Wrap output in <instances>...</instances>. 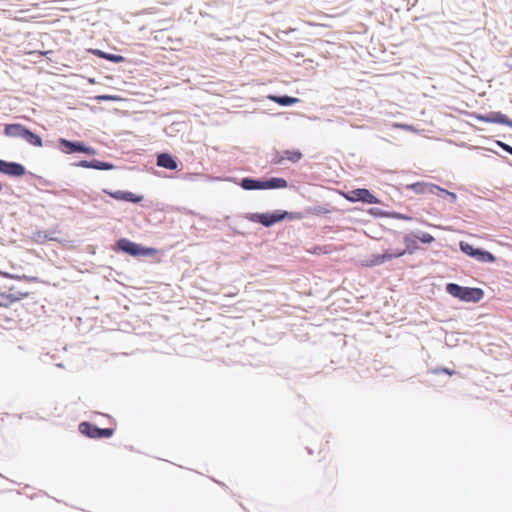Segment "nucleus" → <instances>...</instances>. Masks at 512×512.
<instances>
[{"instance_id":"obj_1","label":"nucleus","mask_w":512,"mask_h":512,"mask_svg":"<svg viewBox=\"0 0 512 512\" xmlns=\"http://www.w3.org/2000/svg\"><path fill=\"white\" fill-rule=\"evenodd\" d=\"M241 187L247 191L284 189L287 187V181L285 180V178H272L266 181L256 180L252 178H244L241 181Z\"/></svg>"},{"instance_id":"obj_2","label":"nucleus","mask_w":512,"mask_h":512,"mask_svg":"<svg viewBox=\"0 0 512 512\" xmlns=\"http://www.w3.org/2000/svg\"><path fill=\"white\" fill-rule=\"evenodd\" d=\"M447 293L449 295L466 302L477 303L483 298V291L481 288H467L457 284H447Z\"/></svg>"},{"instance_id":"obj_3","label":"nucleus","mask_w":512,"mask_h":512,"mask_svg":"<svg viewBox=\"0 0 512 512\" xmlns=\"http://www.w3.org/2000/svg\"><path fill=\"white\" fill-rule=\"evenodd\" d=\"M116 248L133 257H153L158 253L155 248H145L142 245L134 243L126 238H120L116 241Z\"/></svg>"},{"instance_id":"obj_4","label":"nucleus","mask_w":512,"mask_h":512,"mask_svg":"<svg viewBox=\"0 0 512 512\" xmlns=\"http://www.w3.org/2000/svg\"><path fill=\"white\" fill-rule=\"evenodd\" d=\"M346 200L351 203L361 202V203H369V204H378L380 203L379 198L374 194L370 193L368 189L360 188L355 190H350L342 194Z\"/></svg>"},{"instance_id":"obj_5","label":"nucleus","mask_w":512,"mask_h":512,"mask_svg":"<svg viewBox=\"0 0 512 512\" xmlns=\"http://www.w3.org/2000/svg\"><path fill=\"white\" fill-rule=\"evenodd\" d=\"M79 431L80 433L94 439L110 438L114 434L113 428H98L88 421L80 423Z\"/></svg>"},{"instance_id":"obj_6","label":"nucleus","mask_w":512,"mask_h":512,"mask_svg":"<svg viewBox=\"0 0 512 512\" xmlns=\"http://www.w3.org/2000/svg\"><path fill=\"white\" fill-rule=\"evenodd\" d=\"M59 144L62 147V152L71 154L74 152H81L88 155H94L95 150L91 147H85L81 142H71L67 139H59Z\"/></svg>"},{"instance_id":"obj_7","label":"nucleus","mask_w":512,"mask_h":512,"mask_svg":"<svg viewBox=\"0 0 512 512\" xmlns=\"http://www.w3.org/2000/svg\"><path fill=\"white\" fill-rule=\"evenodd\" d=\"M287 216L286 212L276 211L275 213H267V214H254L251 217L253 222H258L268 227L277 222L284 220Z\"/></svg>"},{"instance_id":"obj_8","label":"nucleus","mask_w":512,"mask_h":512,"mask_svg":"<svg viewBox=\"0 0 512 512\" xmlns=\"http://www.w3.org/2000/svg\"><path fill=\"white\" fill-rule=\"evenodd\" d=\"M105 194L118 201H124L128 203H140L143 201V195H138L130 191L116 190L108 191L103 190Z\"/></svg>"},{"instance_id":"obj_9","label":"nucleus","mask_w":512,"mask_h":512,"mask_svg":"<svg viewBox=\"0 0 512 512\" xmlns=\"http://www.w3.org/2000/svg\"><path fill=\"white\" fill-rule=\"evenodd\" d=\"M405 255V250H386L383 254L374 255L369 260L368 266H375L384 264L386 261L393 260L394 258L403 257Z\"/></svg>"},{"instance_id":"obj_10","label":"nucleus","mask_w":512,"mask_h":512,"mask_svg":"<svg viewBox=\"0 0 512 512\" xmlns=\"http://www.w3.org/2000/svg\"><path fill=\"white\" fill-rule=\"evenodd\" d=\"M474 118L482 122L507 125L512 128V120L508 119L502 112H492L487 115L478 114L474 115Z\"/></svg>"},{"instance_id":"obj_11","label":"nucleus","mask_w":512,"mask_h":512,"mask_svg":"<svg viewBox=\"0 0 512 512\" xmlns=\"http://www.w3.org/2000/svg\"><path fill=\"white\" fill-rule=\"evenodd\" d=\"M25 167L16 162H6L0 159V173L14 177L25 175Z\"/></svg>"},{"instance_id":"obj_12","label":"nucleus","mask_w":512,"mask_h":512,"mask_svg":"<svg viewBox=\"0 0 512 512\" xmlns=\"http://www.w3.org/2000/svg\"><path fill=\"white\" fill-rule=\"evenodd\" d=\"M302 158V154L296 150H287L282 152V154H276L275 158L272 159V163L281 164L284 160H288L291 163H297Z\"/></svg>"},{"instance_id":"obj_13","label":"nucleus","mask_w":512,"mask_h":512,"mask_svg":"<svg viewBox=\"0 0 512 512\" xmlns=\"http://www.w3.org/2000/svg\"><path fill=\"white\" fill-rule=\"evenodd\" d=\"M78 166L84 167V168H93L95 170H102V171L113 170V168H114L113 163L102 162V161H99L96 159L91 160V161H86V160L80 161Z\"/></svg>"},{"instance_id":"obj_14","label":"nucleus","mask_w":512,"mask_h":512,"mask_svg":"<svg viewBox=\"0 0 512 512\" xmlns=\"http://www.w3.org/2000/svg\"><path fill=\"white\" fill-rule=\"evenodd\" d=\"M410 190L418 194H435L439 186L427 182H417L409 186Z\"/></svg>"},{"instance_id":"obj_15","label":"nucleus","mask_w":512,"mask_h":512,"mask_svg":"<svg viewBox=\"0 0 512 512\" xmlns=\"http://www.w3.org/2000/svg\"><path fill=\"white\" fill-rule=\"evenodd\" d=\"M157 165L168 170H177L178 168L177 161L168 153L158 155Z\"/></svg>"},{"instance_id":"obj_16","label":"nucleus","mask_w":512,"mask_h":512,"mask_svg":"<svg viewBox=\"0 0 512 512\" xmlns=\"http://www.w3.org/2000/svg\"><path fill=\"white\" fill-rule=\"evenodd\" d=\"M27 297H28V292H20L18 296H15L13 294L1 293L0 294V306L7 307L12 303H15V302L20 301L21 299H24Z\"/></svg>"},{"instance_id":"obj_17","label":"nucleus","mask_w":512,"mask_h":512,"mask_svg":"<svg viewBox=\"0 0 512 512\" xmlns=\"http://www.w3.org/2000/svg\"><path fill=\"white\" fill-rule=\"evenodd\" d=\"M27 130L22 124H6L4 132L9 137H21Z\"/></svg>"},{"instance_id":"obj_18","label":"nucleus","mask_w":512,"mask_h":512,"mask_svg":"<svg viewBox=\"0 0 512 512\" xmlns=\"http://www.w3.org/2000/svg\"><path fill=\"white\" fill-rule=\"evenodd\" d=\"M403 241L405 244V248H396L395 250H405V253H413L419 248L418 242L414 239L412 235H405Z\"/></svg>"},{"instance_id":"obj_19","label":"nucleus","mask_w":512,"mask_h":512,"mask_svg":"<svg viewBox=\"0 0 512 512\" xmlns=\"http://www.w3.org/2000/svg\"><path fill=\"white\" fill-rule=\"evenodd\" d=\"M268 99L282 106L295 105L298 102L296 97L291 96H268Z\"/></svg>"},{"instance_id":"obj_20","label":"nucleus","mask_w":512,"mask_h":512,"mask_svg":"<svg viewBox=\"0 0 512 512\" xmlns=\"http://www.w3.org/2000/svg\"><path fill=\"white\" fill-rule=\"evenodd\" d=\"M20 138L25 139L26 142H28L30 145L34 147H41L42 146V139L37 134L33 133L30 130H27V132L24 133Z\"/></svg>"},{"instance_id":"obj_21","label":"nucleus","mask_w":512,"mask_h":512,"mask_svg":"<svg viewBox=\"0 0 512 512\" xmlns=\"http://www.w3.org/2000/svg\"><path fill=\"white\" fill-rule=\"evenodd\" d=\"M93 53L100 58H103L105 60H108V61H111L114 63L124 62V57L120 56V55L106 53V52L100 51L98 49L94 50Z\"/></svg>"},{"instance_id":"obj_22","label":"nucleus","mask_w":512,"mask_h":512,"mask_svg":"<svg viewBox=\"0 0 512 512\" xmlns=\"http://www.w3.org/2000/svg\"><path fill=\"white\" fill-rule=\"evenodd\" d=\"M471 257L482 263H493L495 261V256L492 253L484 250L474 253V255Z\"/></svg>"},{"instance_id":"obj_23","label":"nucleus","mask_w":512,"mask_h":512,"mask_svg":"<svg viewBox=\"0 0 512 512\" xmlns=\"http://www.w3.org/2000/svg\"><path fill=\"white\" fill-rule=\"evenodd\" d=\"M459 249L461 252L466 254L469 257H472L474 253H479V251H482V249L474 248L472 244L466 242V241H460L459 243Z\"/></svg>"},{"instance_id":"obj_24","label":"nucleus","mask_w":512,"mask_h":512,"mask_svg":"<svg viewBox=\"0 0 512 512\" xmlns=\"http://www.w3.org/2000/svg\"><path fill=\"white\" fill-rule=\"evenodd\" d=\"M0 276L5 277L7 279H14V280H25V281H35L34 277L29 276H19V275H12L8 272L0 271Z\"/></svg>"},{"instance_id":"obj_25","label":"nucleus","mask_w":512,"mask_h":512,"mask_svg":"<svg viewBox=\"0 0 512 512\" xmlns=\"http://www.w3.org/2000/svg\"><path fill=\"white\" fill-rule=\"evenodd\" d=\"M440 194H446V198L449 199V202L455 203L457 201V194L454 192H449L447 190H444L443 188L439 187V190H437Z\"/></svg>"},{"instance_id":"obj_26","label":"nucleus","mask_w":512,"mask_h":512,"mask_svg":"<svg viewBox=\"0 0 512 512\" xmlns=\"http://www.w3.org/2000/svg\"><path fill=\"white\" fill-rule=\"evenodd\" d=\"M368 212H369V215H372L374 217H384V216H386V214L384 213L383 210H381L379 208H375V207L370 208L368 210Z\"/></svg>"},{"instance_id":"obj_27","label":"nucleus","mask_w":512,"mask_h":512,"mask_svg":"<svg viewBox=\"0 0 512 512\" xmlns=\"http://www.w3.org/2000/svg\"><path fill=\"white\" fill-rule=\"evenodd\" d=\"M419 241H421L425 244H429V243L434 242V237L432 235H430L429 233H423V235L419 237Z\"/></svg>"},{"instance_id":"obj_28","label":"nucleus","mask_w":512,"mask_h":512,"mask_svg":"<svg viewBox=\"0 0 512 512\" xmlns=\"http://www.w3.org/2000/svg\"><path fill=\"white\" fill-rule=\"evenodd\" d=\"M501 147L503 148L504 151H506L512 155V147L511 146L506 145V144H501Z\"/></svg>"},{"instance_id":"obj_29","label":"nucleus","mask_w":512,"mask_h":512,"mask_svg":"<svg viewBox=\"0 0 512 512\" xmlns=\"http://www.w3.org/2000/svg\"><path fill=\"white\" fill-rule=\"evenodd\" d=\"M396 127H399V128H404V129H407V130H411V127L409 125H400V124H396L395 125Z\"/></svg>"},{"instance_id":"obj_30","label":"nucleus","mask_w":512,"mask_h":512,"mask_svg":"<svg viewBox=\"0 0 512 512\" xmlns=\"http://www.w3.org/2000/svg\"><path fill=\"white\" fill-rule=\"evenodd\" d=\"M442 372H443V373H446V374H449V375L454 374V371H453V370H449V369H447V368L442 369Z\"/></svg>"},{"instance_id":"obj_31","label":"nucleus","mask_w":512,"mask_h":512,"mask_svg":"<svg viewBox=\"0 0 512 512\" xmlns=\"http://www.w3.org/2000/svg\"><path fill=\"white\" fill-rule=\"evenodd\" d=\"M436 196L440 197V198H446L447 196L445 194H440L438 191H435V194Z\"/></svg>"},{"instance_id":"obj_32","label":"nucleus","mask_w":512,"mask_h":512,"mask_svg":"<svg viewBox=\"0 0 512 512\" xmlns=\"http://www.w3.org/2000/svg\"><path fill=\"white\" fill-rule=\"evenodd\" d=\"M99 99H104V100H106V99H109V97H108V96H100V97H99Z\"/></svg>"},{"instance_id":"obj_33","label":"nucleus","mask_w":512,"mask_h":512,"mask_svg":"<svg viewBox=\"0 0 512 512\" xmlns=\"http://www.w3.org/2000/svg\"><path fill=\"white\" fill-rule=\"evenodd\" d=\"M0 191H2V185L0 184Z\"/></svg>"}]
</instances>
